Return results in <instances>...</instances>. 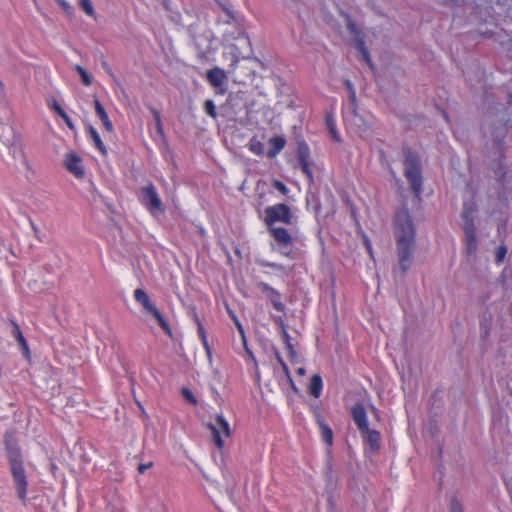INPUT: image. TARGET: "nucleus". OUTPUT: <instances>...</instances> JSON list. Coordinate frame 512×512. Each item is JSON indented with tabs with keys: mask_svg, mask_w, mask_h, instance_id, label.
Returning <instances> with one entry per match:
<instances>
[{
	"mask_svg": "<svg viewBox=\"0 0 512 512\" xmlns=\"http://www.w3.org/2000/svg\"><path fill=\"white\" fill-rule=\"evenodd\" d=\"M30 223H31L32 229H33V231L35 233V236L38 237V234H39L38 227L32 221H30Z\"/></svg>",
	"mask_w": 512,
	"mask_h": 512,
	"instance_id": "53",
	"label": "nucleus"
},
{
	"mask_svg": "<svg viewBox=\"0 0 512 512\" xmlns=\"http://www.w3.org/2000/svg\"><path fill=\"white\" fill-rule=\"evenodd\" d=\"M206 80L216 89L217 94H224L227 91L228 76L222 68L214 67L208 70L206 72Z\"/></svg>",
	"mask_w": 512,
	"mask_h": 512,
	"instance_id": "8",
	"label": "nucleus"
},
{
	"mask_svg": "<svg viewBox=\"0 0 512 512\" xmlns=\"http://www.w3.org/2000/svg\"><path fill=\"white\" fill-rule=\"evenodd\" d=\"M307 207L311 209L316 215L320 213L321 204L318 197L315 194H311L307 196L306 199Z\"/></svg>",
	"mask_w": 512,
	"mask_h": 512,
	"instance_id": "25",
	"label": "nucleus"
},
{
	"mask_svg": "<svg viewBox=\"0 0 512 512\" xmlns=\"http://www.w3.org/2000/svg\"><path fill=\"white\" fill-rule=\"evenodd\" d=\"M94 107H95V112L98 115L99 119L101 120L104 128L108 132L113 131V124L110 121L106 110L104 109L103 105L101 104V102L98 99H94Z\"/></svg>",
	"mask_w": 512,
	"mask_h": 512,
	"instance_id": "18",
	"label": "nucleus"
},
{
	"mask_svg": "<svg viewBox=\"0 0 512 512\" xmlns=\"http://www.w3.org/2000/svg\"><path fill=\"white\" fill-rule=\"evenodd\" d=\"M394 224L398 266L393 269V274L396 278H403L406 272L412 267L414 261V216L406 207H403L396 213Z\"/></svg>",
	"mask_w": 512,
	"mask_h": 512,
	"instance_id": "1",
	"label": "nucleus"
},
{
	"mask_svg": "<svg viewBox=\"0 0 512 512\" xmlns=\"http://www.w3.org/2000/svg\"><path fill=\"white\" fill-rule=\"evenodd\" d=\"M404 154V172L410 184V189L416 197V154L410 147H403Z\"/></svg>",
	"mask_w": 512,
	"mask_h": 512,
	"instance_id": "6",
	"label": "nucleus"
},
{
	"mask_svg": "<svg viewBox=\"0 0 512 512\" xmlns=\"http://www.w3.org/2000/svg\"><path fill=\"white\" fill-rule=\"evenodd\" d=\"M287 380H288V382H289V384H290V386H291L292 390H293V391H295V392L297 393L299 390H298V388L296 387V385H295V383H294V381H293V379H292V376L290 375V379H287Z\"/></svg>",
	"mask_w": 512,
	"mask_h": 512,
	"instance_id": "50",
	"label": "nucleus"
},
{
	"mask_svg": "<svg viewBox=\"0 0 512 512\" xmlns=\"http://www.w3.org/2000/svg\"><path fill=\"white\" fill-rule=\"evenodd\" d=\"M196 322H197V326H198L199 336L201 337L205 348L209 352V348H208V344H207V340H206V334H205L204 327H203V325L201 324V322L199 321V319L197 317H196Z\"/></svg>",
	"mask_w": 512,
	"mask_h": 512,
	"instance_id": "39",
	"label": "nucleus"
},
{
	"mask_svg": "<svg viewBox=\"0 0 512 512\" xmlns=\"http://www.w3.org/2000/svg\"><path fill=\"white\" fill-rule=\"evenodd\" d=\"M203 108H204L205 113L208 116H210L213 119L217 118L218 114H217L216 106H215L213 100H211V99L205 100Z\"/></svg>",
	"mask_w": 512,
	"mask_h": 512,
	"instance_id": "31",
	"label": "nucleus"
},
{
	"mask_svg": "<svg viewBox=\"0 0 512 512\" xmlns=\"http://www.w3.org/2000/svg\"><path fill=\"white\" fill-rule=\"evenodd\" d=\"M193 43L197 49V57L201 60L206 59L211 50V32L194 35Z\"/></svg>",
	"mask_w": 512,
	"mask_h": 512,
	"instance_id": "11",
	"label": "nucleus"
},
{
	"mask_svg": "<svg viewBox=\"0 0 512 512\" xmlns=\"http://www.w3.org/2000/svg\"><path fill=\"white\" fill-rule=\"evenodd\" d=\"M417 186H418V193L420 192V182L418 181L417 183Z\"/></svg>",
	"mask_w": 512,
	"mask_h": 512,
	"instance_id": "54",
	"label": "nucleus"
},
{
	"mask_svg": "<svg viewBox=\"0 0 512 512\" xmlns=\"http://www.w3.org/2000/svg\"><path fill=\"white\" fill-rule=\"evenodd\" d=\"M323 388L322 377L318 374H314L308 386V392L311 396L315 398H319Z\"/></svg>",
	"mask_w": 512,
	"mask_h": 512,
	"instance_id": "20",
	"label": "nucleus"
},
{
	"mask_svg": "<svg viewBox=\"0 0 512 512\" xmlns=\"http://www.w3.org/2000/svg\"><path fill=\"white\" fill-rule=\"evenodd\" d=\"M464 230H465V236L466 235H472V234H476V228L474 226V223H473V219L472 220H466L464 222Z\"/></svg>",
	"mask_w": 512,
	"mask_h": 512,
	"instance_id": "40",
	"label": "nucleus"
},
{
	"mask_svg": "<svg viewBox=\"0 0 512 512\" xmlns=\"http://www.w3.org/2000/svg\"><path fill=\"white\" fill-rule=\"evenodd\" d=\"M58 3L67 14H72L74 12V8L67 1L59 0Z\"/></svg>",
	"mask_w": 512,
	"mask_h": 512,
	"instance_id": "42",
	"label": "nucleus"
},
{
	"mask_svg": "<svg viewBox=\"0 0 512 512\" xmlns=\"http://www.w3.org/2000/svg\"><path fill=\"white\" fill-rule=\"evenodd\" d=\"M344 85L348 90L349 104L344 108V117L346 119L353 118L355 121L362 122V118L358 114V103L356 97V90L353 83L350 80H345Z\"/></svg>",
	"mask_w": 512,
	"mask_h": 512,
	"instance_id": "9",
	"label": "nucleus"
},
{
	"mask_svg": "<svg viewBox=\"0 0 512 512\" xmlns=\"http://www.w3.org/2000/svg\"><path fill=\"white\" fill-rule=\"evenodd\" d=\"M275 357H276L277 362L282 367L283 372L285 373L287 379H290L289 368H288L287 364L285 363V361L283 360V358H282L281 354L279 353V351H275Z\"/></svg>",
	"mask_w": 512,
	"mask_h": 512,
	"instance_id": "37",
	"label": "nucleus"
},
{
	"mask_svg": "<svg viewBox=\"0 0 512 512\" xmlns=\"http://www.w3.org/2000/svg\"><path fill=\"white\" fill-rule=\"evenodd\" d=\"M140 201L152 215L165 211L164 205L152 183L141 189Z\"/></svg>",
	"mask_w": 512,
	"mask_h": 512,
	"instance_id": "4",
	"label": "nucleus"
},
{
	"mask_svg": "<svg viewBox=\"0 0 512 512\" xmlns=\"http://www.w3.org/2000/svg\"><path fill=\"white\" fill-rule=\"evenodd\" d=\"M223 9H224V12L226 13V15H227V17H228V19H227V20H225V21H226L227 23H229V22H230V20L234 18L233 14H232V11H231L230 9L226 8V7H224Z\"/></svg>",
	"mask_w": 512,
	"mask_h": 512,
	"instance_id": "49",
	"label": "nucleus"
},
{
	"mask_svg": "<svg viewBox=\"0 0 512 512\" xmlns=\"http://www.w3.org/2000/svg\"><path fill=\"white\" fill-rule=\"evenodd\" d=\"M319 423H320V429H321V435H322L323 441L328 445H332L333 432H332L331 428L328 425H326L325 423H323L322 421H320Z\"/></svg>",
	"mask_w": 512,
	"mask_h": 512,
	"instance_id": "26",
	"label": "nucleus"
},
{
	"mask_svg": "<svg viewBox=\"0 0 512 512\" xmlns=\"http://www.w3.org/2000/svg\"><path fill=\"white\" fill-rule=\"evenodd\" d=\"M207 427L211 431L212 439L217 448L222 449L224 447V440L222 439L221 434L226 437L231 435L229 423L222 414H219L215 418V423H209L207 424Z\"/></svg>",
	"mask_w": 512,
	"mask_h": 512,
	"instance_id": "5",
	"label": "nucleus"
},
{
	"mask_svg": "<svg viewBox=\"0 0 512 512\" xmlns=\"http://www.w3.org/2000/svg\"><path fill=\"white\" fill-rule=\"evenodd\" d=\"M66 123V125L69 127V129L74 130L75 126L69 117V115L65 112L63 115L60 116Z\"/></svg>",
	"mask_w": 512,
	"mask_h": 512,
	"instance_id": "45",
	"label": "nucleus"
},
{
	"mask_svg": "<svg viewBox=\"0 0 512 512\" xmlns=\"http://www.w3.org/2000/svg\"><path fill=\"white\" fill-rule=\"evenodd\" d=\"M360 433L363 435L364 440L369 444L373 452L379 450L381 436L378 431L368 427V430H361Z\"/></svg>",
	"mask_w": 512,
	"mask_h": 512,
	"instance_id": "16",
	"label": "nucleus"
},
{
	"mask_svg": "<svg viewBox=\"0 0 512 512\" xmlns=\"http://www.w3.org/2000/svg\"><path fill=\"white\" fill-rule=\"evenodd\" d=\"M259 264L262 266V267H270V268H273V269H282V266L277 264V263H273V262H268V261H260Z\"/></svg>",
	"mask_w": 512,
	"mask_h": 512,
	"instance_id": "44",
	"label": "nucleus"
},
{
	"mask_svg": "<svg viewBox=\"0 0 512 512\" xmlns=\"http://www.w3.org/2000/svg\"><path fill=\"white\" fill-rule=\"evenodd\" d=\"M450 512H463L462 506L457 500L451 501Z\"/></svg>",
	"mask_w": 512,
	"mask_h": 512,
	"instance_id": "43",
	"label": "nucleus"
},
{
	"mask_svg": "<svg viewBox=\"0 0 512 512\" xmlns=\"http://www.w3.org/2000/svg\"><path fill=\"white\" fill-rule=\"evenodd\" d=\"M228 313H229V316L230 318L233 320V322L235 323L238 331L243 335L244 334V329L242 327V324L240 323V321L238 320L237 316L235 315V313L228 309Z\"/></svg>",
	"mask_w": 512,
	"mask_h": 512,
	"instance_id": "41",
	"label": "nucleus"
},
{
	"mask_svg": "<svg viewBox=\"0 0 512 512\" xmlns=\"http://www.w3.org/2000/svg\"><path fill=\"white\" fill-rule=\"evenodd\" d=\"M152 466V462H149L147 464H139L138 466V471L140 473H144L148 468H150Z\"/></svg>",
	"mask_w": 512,
	"mask_h": 512,
	"instance_id": "48",
	"label": "nucleus"
},
{
	"mask_svg": "<svg viewBox=\"0 0 512 512\" xmlns=\"http://www.w3.org/2000/svg\"><path fill=\"white\" fill-rule=\"evenodd\" d=\"M465 239H466V248H467L468 253L469 254L474 253L477 248L476 234H472L471 236L466 235Z\"/></svg>",
	"mask_w": 512,
	"mask_h": 512,
	"instance_id": "34",
	"label": "nucleus"
},
{
	"mask_svg": "<svg viewBox=\"0 0 512 512\" xmlns=\"http://www.w3.org/2000/svg\"><path fill=\"white\" fill-rule=\"evenodd\" d=\"M296 373L300 376H304L305 373H306V370L304 367H299L297 370H296Z\"/></svg>",
	"mask_w": 512,
	"mask_h": 512,
	"instance_id": "52",
	"label": "nucleus"
},
{
	"mask_svg": "<svg viewBox=\"0 0 512 512\" xmlns=\"http://www.w3.org/2000/svg\"><path fill=\"white\" fill-rule=\"evenodd\" d=\"M134 298L135 300L140 303L143 308L151 313L152 311H154L157 307L150 301V298L148 296V294L143 290V289H136L134 291Z\"/></svg>",
	"mask_w": 512,
	"mask_h": 512,
	"instance_id": "19",
	"label": "nucleus"
},
{
	"mask_svg": "<svg viewBox=\"0 0 512 512\" xmlns=\"http://www.w3.org/2000/svg\"><path fill=\"white\" fill-rule=\"evenodd\" d=\"M75 70L80 75L82 83L89 86L92 83V76L80 65L75 66Z\"/></svg>",
	"mask_w": 512,
	"mask_h": 512,
	"instance_id": "32",
	"label": "nucleus"
},
{
	"mask_svg": "<svg viewBox=\"0 0 512 512\" xmlns=\"http://www.w3.org/2000/svg\"><path fill=\"white\" fill-rule=\"evenodd\" d=\"M326 126L333 138L334 141L336 142H339L340 141V136L339 134L337 133V130H336V123H335V120L333 118V116L331 114H327L326 115Z\"/></svg>",
	"mask_w": 512,
	"mask_h": 512,
	"instance_id": "24",
	"label": "nucleus"
},
{
	"mask_svg": "<svg viewBox=\"0 0 512 512\" xmlns=\"http://www.w3.org/2000/svg\"><path fill=\"white\" fill-rule=\"evenodd\" d=\"M248 148L252 153L258 156H262L265 153L264 144L261 141H259L256 137L251 138V140L248 143Z\"/></svg>",
	"mask_w": 512,
	"mask_h": 512,
	"instance_id": "22",
	"label": "nucleus"
},
{
	"mask_svg": "<svg viewBox=\"0 0 512 512\" xmlns=\"http://www.w3.org/2000/svg\"><path fill=\"white\" fill-rule=\"evenodd\" d=\"M79 6L88 16L96 17V12L91 0H79Z\"/></svg>",
	"mask_w": 512,
	"mask_h": 512,
	"instance_id": "29",
	"label": "nucleus"
},
{
	"mask_svg": "<svg viewBox=\"0 0 512 512\" xmlns=\"http://www.w3.org/2000/svg\"><path fill=\"white\" fill-rule=\"evenodd\" d=\"M4 445L7 458L9 460L17 496L22 502H25L27 497L28 482L23 465V456L16 439L15 432L7 431L4 434Z\"/></svg>",
	"mask_w": 512,
	"mask_h": 512,
	"instance_id": "3",
	"label": "nucleus"
},
{
	"mask_svg": "<svg viewBox=\"0 0 512 512\" xmlns=\"http://www.w3.org/2000/svg\"><path fill=\"white\" fill-rule=\"evenodd\" d=\"M281 335L283 338V342L286 346V349L288 350L289 357L293 359L296 356V351L293 344L291 343V337L288 334L287 330L282 331Z\"/></svg>",
	"mask_w": 512,
	"mask_h": 512,
	"instance_id": "28",
	"label": "nucleus"
},
{
	"mask_svg": "<svg viewBox=\"0 0 512 512\" xmlns=\"http://www.w3.org/2000/svg\"><path fill=\"white\" fill-rule=\"evenodd\" d=\"M507 254V247L505 245H500L495 253V260L497 263L503 262Z\"/></svg>",
	"mask_w": 512,
	"mask_h": 512,
	"instance_id": "36",
	"label": "nucleus"
},
{
	"mask_svg": "<svg viewBox=\"0 0 512 512\" xmlns=\"http://www.w3.org/2000/svg\"><path fill=\"white\" fill-rule=\"evenodd\" d=\"M51 108L59 115H63L65 113V111L63 110V108L57 103L56 100H53V103L51 105Z\"/></svg>",
	"mask_w": 512,
	"mask_h": 512,
	"instance_id": "46",
	"label": "nucleus"
},
{
	"mask_svg": "<svg viewBox=\"0 0 512 512\" xmlns=\"http://www.w3.org/2000/svg\"><path fill=\"white\" fill-rule=\"evenodd\" d=\"M276 322H277V323L279 324V326L281 327V332H282V331H284V330H286V325H285L284 321H283L281 318L277 319V320H276Z\"/></svg>",
	"mask_w": 512,
	"mask_h": 512,
	"instance_id": "51",
	"label": "nucleus"
},
{
	"mask_svg": "<svg viewBox=\"0 0 512 512\" xmlns=\"http://www.w3.org/2000/svg\"><path fill=\"white\" fill-rule=\"evenodd\" d=\"M350 414L359 431L368 430L369 423L367 413L362 403H356L351 409Z\"/></svg>",
	"mask_w": 512,
	"mask_h": 512,
	"instance_id": "13",
	"label": "nucleus"
},
{
	"mask_svg": "<svg viewBox=\"0 0 512 512\" xmlns=\"http://www.w3.org/2000/svg\"><path fill=\"white\" fill-rule=\"evenodd\" d=\"M273 187L278 190L282 195H287L289 193L288 187L279 180H273Z\"/></svg>",
	"mask_w": 512,
	"mask_h": 512,
	"instance_id": "38",
	"label": "nucleus"
},
{
	"mask_svg": "<svg viewBox=\"0 0 512 512\" xmlns=\"http://www.w3.org/2000/svg\"><path fill=\"white\" fill-rule=\"evenodd\" d=\"M257 288L266 295L275 310L285 311V305L281 302V293L265 282H258Z\"/></svg>",
	"mask_w": 512,
	"mask_h": 512,
	"instance_id": "10",
	"label": "nucleus"
},
{
	"mask_svg": "<svg viewBox=\"0 0 512 512\" xmlns=\"http://www.w3.org/2000/svg\"><path fill=\"white\" fill-rule=\"evenodd\" d=\"M64 165L65 168L76 178H82L84 176L82 159L75 152H69L66 154Z\"/></svg>",
	"mask_w": 512,
	"mask_h": 512,
	"instance_id": "12",
	"label": "nucleus"
},
{
	"mask_svg": "<svg viewBox=\"0 0 512 512\" xmlns=\"http://www.w3.org/2000/svg\"><path fill=\"white\" fill-rule=\"evenodd\" d=\"M264 223L267 231L279 246V252L284 256L290 255V247L293 244V237L284 227H275L276 223L293 225L297 222L290 206L285 203H278L265 208Z\"/></svg>",
	"mask_w": 512,
	"mask_h": 512,
	"instance_id": "2",
	"label": "nucleus"
},
{
	"mask_svg": "<svg viewBox=\"0 0 512 512\" xmlns=\"http://www.w3.org/2000/svg\"><path fill=\"white\" fill-rule=\"evenodd\" d=\"M151 314L154 316L159 326L165 331V333L171 336L172 331L170 329V326L164 319V317L161 315L160 311L156 308L154 311L151 312Z\"/></svg>",
	"mask_w": 512,
	"mask_h": 512,
	"instance_id": "23",
	"label": "nucleus"
},
{
	"mask_svg": "<svg viewBox=\"0 0 512 512\" xmlns=\"http://www.w3.org/2000/svg\"><path fill=\"white\" fill-rule=\"evenodd\" d=\"M346 19L347 30L352 37L354 46L359 45V41L365 42V35L363 31L358 27L356 22L351 18L349 14H344Z\"/></svg>",
	"mask_w": 512,
	"mask_h": 512,
	"instance_id": "15",
	"label": "nucleus"
},
{
	"mask_svg": "<svg viewBox=\"0 0 512 512\" xmlns=\"http://www.w3.org/2000/svg\"><path fill=\"white\" fill-rule=\"evenodd\" d=\"M357 48V50L360 52L361 56H362V59L370 66L372 67L373 64H372V61H371V58H370V54H369V51H368V48L366 47L365 45V42H361L359 41V45L355 46Z\"/></svg>",
	"mask_w": 512,
	"mask_h": 512,
	"instance_id": "30",
	"label": "nucleus"
},
{
	"mask_svg": "<svg viewBox=\"0 0 512 512\" xmlns=\"http://www.w3.org/2000/svg\"><path fill=\"white\" fill-rule=\"evenodd\" d=\"M182 397L191 405H197L198 401L192 391L186 387L181 389Z\"/></svg>",
	"mask_w": 512,
	"mask_h": 512,
	"instance_id": "35",
	"label": "nucleus"
},
{
	"mask_svg": "<svg viewBox=\"0 0 512 512\" xmlns=\"http://www.w3.org/2000/svg\"><path fill=\"white\" fill-rule=\"evenodd\" d=\"M297 161L301 171L307 176L310 182H313V173L311 170L310 148L305 141L298 142Z\"/></svg>",
	"mask_w": 512,
	"mask_h": 512,
	"instance_id": "7",
	"label": "nucleus"
},
{
	"mask_svg": "<svg viewBox=\"0 0 512 512\" xmlns=\"http://www.w3.org/2000/svg\"><path fill=\"white\" fill-rule=\"evenodd\" d=\"M462 218L464 220V222L466 220H472V211L469 210L467 207L464 208L463 212H462Z\"/></svg>",
	"mask_w": 512,
	"mask_h": 512,
	"instance_id": "47",
	"label": "nucleus"
},
{
	"mask_svg": "<svg viewBox=\"0 0 512 512\" xmlns=\"http://www.w3.org/2000/svg\"><path fill=\"white\" fill-rule=\"evenodd\" d=\"M161 2H162L163 7L165 8V10L170 12V15H169L170 19L177 23L181 17L178 12L173 11L172 6H171V1L170 0H161Z\"/></svg>",
	"mask_w": 512,
	"mask_h": 512,
	"instance_id": "33",
	"label": "nucleus"
},
{
	"mask_svg": "<svg viewBox=\"0 0 512 512\" xmlns=\"http://www.w3.org/2000/svg\"><path fill=\"white\" fill-rule=\"evenodd\" d=\"M87 132H88V135L91 137V139L93 140L96 148L103 154H107V150H106V147L103 143V141L101 140L100 138V135L99 133L97 132V130L91 125V124H87Z\"/></svg>",
	"mask_w": 512,
	"mask_h": 512,
	"instance_id": "21",
	"label": "nucleus"
},
{
	"mask_svg": "<svg viewBox=\"0 0 512 512\" xmlns=\"http://www.w3.org/2000/svg\"><path fill=\"white\" fill-rule=\"evenodd\" d=\"M271 148L267 151V157L272 159L276 157L285 147L286 139L282 136H275L269 140Z\"/></svg>",
	"mask_w": 512,
	"mask_h": 512,
	"instance_id": "17",
	"label": "nucleus"
},
{
	"mask_svg": "<svg viewBox=\"0 0 512 512\" xmlns=\"http://www.w3.org/2000/svg\"><path fill=\"white\" fill-rule=\"evenodd\" d=\"M10 323L12 325L11 334L19 344L23 357L27 360H30L31 351L19 325L14 320H10Z\"/></svg>",
	"mask_w": 512,
	"mask_h": 512,
	"instance_id": "14",
	"label": "nucleus"
},
{
	"mask_svg": "<svg viewBox=\"0 0 512 512\" xmlns=\"http://www.w3.org/2000/svg\"><path fill=\"white\" fill-rule=\"evenodd\" d=\"M150 111L155 120L156 132L159 136L163 137L164 131H163V125H162V121H161L160 112L157 109H155L154 107H150Z\"/></svg>",
	"mask_w": 512,
	"mask_h": 512,
	"instance_id": "27",
	"label": "nucleus"
}]
</instances>
